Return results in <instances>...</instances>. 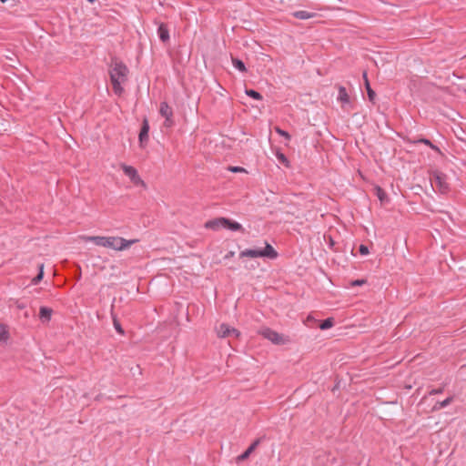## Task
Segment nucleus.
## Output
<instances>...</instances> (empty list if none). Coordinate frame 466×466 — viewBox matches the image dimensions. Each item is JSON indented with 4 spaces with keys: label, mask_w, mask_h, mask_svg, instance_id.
<instances>
[{
    "label": "nucleus",
    "mask_w": 466,
    "mask_h": 466,
    "mask_svg": "<svg viewBox=\"0 0 466 466\" xmlns=\"http://www.w3.org/2000/svg\"><path fill=\"white\" fill-rule=\"evenodd\" d=\"M86 241L94 243L96 246L109 248L114 250L121 251L127 249L137 239L127 240L121 237H104V236H88L85 238Z\"/></svg>",
    "instance_id": "nucleus-1"
},
{
    "label": "nucleus",
    "mask_w": 466,
    "mask_h": 466,
    "mask_svg": "<svg viewBox=\"0 0 466 466\" xmlns=\"http://www.w3.org/2000/svg\"><path fill=\"white\" fill-rule=\"evenodd\" d=\"M127 73L128 69L123 62L116 58L112 60L109 69L110 81L114 93L117 96H120L124 91L121 85L127 81Z\"/></svg>",
    "instance_id": "nucleus-2"
},
{
    "label": "nucleus",
    "mask_w": 466,
    "mask_h": 466,
    "mask_svg": "<svg viewBox=\"0 0 466 466\" xmlns=\"http://www.w3.org/2000/svg\"><path fill=\"white\" fill-rule=\"evenodd\" d=\"M268 258L270 259H274L278 257V252L274 249V248L265 242L264 248H248L239 253V258Z\"/></svg>",
    "instance_id": "nucleus-3"
},
{
    "label": "nucleus",
    "mask_w": 466,
    "mask_h": 466,
    "mask_svg": "<svg viewBox=\"0 0 466 466\" xmlns=\"http://www.w3.org/2000/svg\"><path fill=\"white\" fill-rule=\"evenodd\" d=\"M431 184L435 191L441 194L448 193L450 187L447 182V176L441 172L434 171L431 174Z\"/></svg>",
    "instance_id": "nucleus-4"
},
{
    "label": "nucleus",
    "mask_w": 466,
    "mask_h": 466,
    "mask_svg": "<svg viewBox=\"0 0 466 466\" xmlns=\"http://www.w3.org/2000/svg\"><path fill=\"white\" fill-rule=\"evenodd\" d=\"M123 172L126 176H127L131 182L136 186H142L146 187L145 182L140 178L137 169L131 166H127L126 164H123L121 166Z\"/></svg>",
    "instance_id": "nucleus-5"
},
{
    "label": "nucleus",
    "mask_w": 466,
    "mask_h": 466,
    "mask_svg": "<svg viewBox=\"0 0 466 466\" xmlns=\"http://www.w3.org/2000/svg\"><path fill=\"white\" fill-rule=\"evenodd\" d=\"M260 334L267 339L270 340L272 343L276 345L284 344L285 339L282 335L279 334L277 331L272 330L268 328L262 329Z\"/></svg>",
    "instance_id": "nucleus-6"
},
{
    "label": "nucleus",
    "mask_w": 466,
    "mask_h": 466,
    "mask_svg": "<svg viewBox=\"0 0 466 466\" xmlns=\"http://www.w3.org/2000/svg\"><path fill=\"white\" fill-rule=\"evenodd\" d=\"M217 332H218V336L220 338H235V339H237L240 335V332L238 329L231 328L230 326H228L225 323H222L219 325V327L217 329Z\"/></svg>",
    "instance_id": "nucleus-7"
},
{
    "label": "nucleus",
    "mask_w": 466,
    "mask_h": 466,
    "mask_svg": "<svg viewBox=\"0 0 466 466\" xmlns=\"http://www.w3.org/2000/svg\"><path fill=\"white\" fill-rule=\"evenodd\" d=\"M262 439L263 438H258L255 440L242 454L237 457V462L244 461L245 460H247L260 444Z\"/></svg>",
    "instance_id": "nucleus-8"
},
{
    "label": "nucleus",
    "mask_w": 466,
    "mask_h": 466,
    "mask_svg": "<svg viewBox=\"0 0 466 466\" xmlns=\"http://www.w3.org/2000/svg\"><path fill=\"white\" fill-rule=\"evenodd\" d=\"M148 132H149V124L148 121L145 118L142 122V126L140 128V132L138 135V139L140 145L143 147L148 141Z\"/></svg>",
    "instance_id": "nucleus-9"
},
{
    "label": "nucleus",
    "mask_w": 466,
    "mask_h": 466,
    "mask_svg": "<svg viewBox=\"0 0 466 466\" xmlns=\"http://www.w3.org/2000/svg\"><path fill=\"white\" fill-rule=\"evenodd\" d=\"M222 222L224 223V228L229 229L231 231H240L242 233L245 232V229L242 227V225L235 220L224 218Z\"/></svg>",
    "instance_id": "nucleus-10"
},
{
    "label": "nucleus",
    "mask_w": 466,
    "mask_h": 466,
    "mask_svg": "<svg viewBox=\"0 0 466 466\" xmlns=\"http://www.w3.org/2000/svg\"><path fill=\"white\" fill-rule=\"evenodd\" d=\"M223 219H224V218L220 217V218H217L208 220L205 223L204 227L207 229H211V230H215V231L218 230L220 228H224V223L222 222Z\"/></svg>",
    "instance_id": "nucleus-11"
},
{
    "label": "nucleus",
    "mask_w": 466,
    "mask_h": 466,
    "mask_svg": "<svg viewBox=\"0 0 466 466\" xmlns=\"http://www.w3.org/2000/svg\"><path fill=\"white\" fill-rule=\"evenodd\" d=\"M157 35L159 39L166 43L169 40V31L166 24L161 23L157 28Z\"/></svg>",
    "instance_id": "nucleus-12"
},
{
    "label": "nucleus",
    "mask_w": 466,
    "mask_h": 466,
    "mask_svg": "<svg viewBox=\"0 0 466 466\" xmlns=\"http://www.w3.org/2000/svg\"><path fill=\"white\" fill-rule=\"evenodd\" d=\"M363 78H364V81H365V87H366V91H367V95H368L369 100L371 103L375 104L376 93H375V91L370 86V84L369 82V79H368L366 72H363Z\"/></svg>",
    "instance_id": "nucleus-13"
},
{
    "label": "nucleus",
    "mask_w": 466,
    "mask_h": 466,
    "mask_svg": "<svg viewBox=\"0 0 466 466\" xmlns=\"http://www.w3.org/2000/svg\"><path fill=\"white\" fill-rule=\"evenodd\" d=\"M52 309L47 307H41L39 309V318L43 322H48L51 319Z\"/></svg>",
    "instance_id": "nucleus-14"
},
{
    "label": "nucleus",
    "mask_w": 466,
    "mask_h": 466,
    "mask_svg": "<svg viewBox=\"0 0 466 466\" xmlns=\"http://www.w3.org/2000/svg\"><path fill=\"white\" fill-rule=\"evenodd\" d=\"M159 113L165 118H167V116H173V110L167 102L160 103Z\"/></svg>",
    "instance_id": "nucleus-15"
},
{
    "label": "nucleus",
    "mask_w": 466,
    "mask_h": 466,
    "mask_svg": "<svg viewBox=\"0 0 466 466\" xmlns=\"http://www.w3.org/2000/svg\"><path fill=\"white\" fill-rule=\"evenodd\" d=\"M293 16L300 19V20H306L314 17L316 15L314 13H310L304 10L296 11L293 14Z\"/></svg>",
    "instance_id": "nucleus-16"
},
{
    "label": "nucleus",
    "mask_w": 466,
    "mask_h": 466,
    "mask_svg": "<svg viewBox=\"0 0 466 466\" xmlns=\"http://www.w3.org/2000/svg\"><path fill=\"white\" fill-rule=\"evenodd\" d=\"M338 100L343 104L350 103V96L348 95L346 88L342 86H339Z\"/></svg>",
    "instance_id": "nucleus-17"
},
{
    "label": "nucleus",
    "mask_w": 466,
    "mask_h": 466,
    "mask_svg": "<svg viewBox=\"0 0 466 466\" xmlns=\"http://www.w3.org/2000/svg\"><path fill=\"white\" fill-rule=\"evenodd\" d=\"M453 401V396H450L442 401H437L433 406V410H440L449 406Z\"/></svg>",
    "instance_id": "nucleus-18"
},
{
    "label": "nucleus",
    "mask_w": 466,
    "mask_h": 466,
    "mask_svg": "<svg viewBox=\"0 0 466 466\" xmlns=\"http://www.w3.org/2000/svg\"><path fill=\"white\" fill-rule=\"evenodd\" d=\"M232 64L234 67L239 70L240 72H247L246 66L242 60L237 57H232Z\"/></svg>",
    "instance_id": "nucleus-19"
},
{
    "label": "nucleus",
    "mask_w": 466,
    "mask_h": 466,
    "mask_svg": "<svg viewBox=\"0 0 466 466\" xmlns=\"http://www.w3.org/2000/svg\"><path fill=\"white\" fill-rule=\"evenodd\" d=\"M414 143H421V144H424V145H426V146L430 147L431 149L435 150L436 152L441 153L440 148H439L437 146L433 145V144H432L429 139H427V138L421 137V138H420V139H418V140L414 141Z\"/></svg>",
    "instance_id": "nucleus-20"
},
{
    "label": "nucleus",
    "mask_w": 466,
    "mask_h": 466,
    "mask_svg": "<svg viewBox=\"0 0 466 466\" xmlns=\"http://www.w3.org/2000/svg\"><path fill=\"white\" fill-rule=\"evenodd\" d=\"M334 325V319L332 318H328L324 320H322L319 324V329L324 330V329H328L331 327H333Z\"/></svg>",
    "instance_id": "nucleus-21"
},
{
    "label": "nucleus",
    "mask_w": 466,
    "mask_h": 466,
    "mask_svg": "<svg viewBox=\"0 0 466 466\" xmlns=\"http://www.w3.org/2000/svg\"><path fill=\"white\" fill-rule=\"evenodd\" d=\"M44 277V265H39V272L38 274L32 279V284L36 285L38 284Z\"/></svg>",
    "instance_id": "nucleus-22"
},
{
    "label": "nucleus",
    "mask_w": 466,
    "mask_h": 466,
    "mask_svg": "<svg viewBox=\"0 0 466 466\" xmlns=\"http://www.w3.org/2000/svg\"><path fill=\"white\" fill-rule=\"evenodd\" d=\"M246 94L253 99L262 100L261 94L254 89H246Z\"/></svg>",
    "instance_id": "nucleus-23"
},
{
    "label": "nucleus",
    "mask_w": 466,
    "mask_h": 466,
    "mask_svg": "<svg viewBox=\"0 0 466 466\" xmlns=\"http://www.w3.org/2000/svg\"><path fill=\"white\" fill-rule=\"evenodd\" d=\"M8 339V331L6 327L3 324H0V340L5 341Z\"/></svg>",
    "instance_id": "nucleus-24"
},
{
    "label": "nucleus",
    "mask_w": 466,
    "mask_h": 466,
    "mask_svg": "<svg viewBox=\"0 0 466 466\" xmlns=\"http://www.w3.org/2000/svg\"><path fill=\"white\" fill-rule=\"evenodd\" d=\"M376 195L381 202H383L384 199L387 198L386 192L380 187H376Z\"/></svg>",
    "instance_id": "nucleus-25"
},
{
    "label": "nucleus",
    "mask_w": 466,
    "mask_h": 466,
    "mask_svg": "<svg viewBox=\"0 0 466 466\" xmlns=\"http://www.w3.org/2000/svg\"><path fill=\"white\" fill-rule=\"evenodd\" d=\"M275 131H276L279 135H280L281 137H285L287 140H290L291 137H290V135H289L287 131H285V130L281 129V128H280V127H275Z\"/></svg>",
    "instance_id": "nucleus-26"
},
{
    "label": "nucleus",
    "mask_w": 466,
    "mask_h": 466,
    "mask_svg": "<svg viewBox=\"0 0 466 466\" xmlns=\"http://www.w3.org/2000/svg\"><path fill=\"white\" fill-rule=\"evenodd\" d=\"M113 323H114V327H115L116 330L119 334L123 335V334H124V329H123V328H122V326H121L120 322H119L116 318H114V319H113Z\"/></svg>",
    "instance_id": "nucleus-27"
},
{
    "label": "nucleus",
    "mask_w": 466,
    "mask_h": 466,
    "mask_svg": "<svg viewBox=\"0 0 466 466\" xmlns=\"http://www.w3.org/2000/svg\"><path fill=\"white\" fill-rule=\"evenodd\" d=\"M277 158L279 159V161L280 163L288 166L289 160H288L287 157L283 153L278 152L277 153Z\"/></svg>",
    "instance_id": "nucleus-28"
},
{
    "label": "nucleus",
    "mask_w": 466,
    "mask_h": 466,
    "mask_svg": "<svg viewBox=\"0 0 466 466\" xmlns=\"http://www.w3.org/2000/svg\"><path fill=\"white\" fill-rule=\"evenodd\" d=\"M367 282L366 279H355V280H352L350 282V285L351 287H356V286H362L364 285L365 283Z\"/></svg>",
    "instance_id": "nucleus-29"
},
{
    "label": "nucleus",
    "mask_w": 466,
    "mask_h": 466,
    "mask_svg": "<svg viewBox=\"0 0 466 466\" xmlns=\"http://www.w3.org/2000/svg\"><path fill=\"white\" fill-rule=\"evenodd\" d=\"M359 252L365 256V255H368L369 254V248L366 245H363L361 244L360 247H359Z\"/></svg>",
    "instance_id": "nucleus-30"
},
{
    "label": "nucleus",
    "mask_w": 466,
    "mask_h": 466,
    "mask_svg": "<svg viewBox=\"0 0 466 466\" xmlns=\"http://www.w3.org/2000/svg\"><path fill=\"white\" fill-rule=\"evenodd\" d=\"M316 320L314 319L313 317H311L310 315L308 316V318L306 319V321H305V324L310 328L313 327V325L311 323L315 322Z\"/></svg>",
    "instance_id": "nucleus-31"
},
{
    "label": "nucleus",
    "mask_w": 466,
    "mask_h": 466,
    "mask_svg": "<svg viewBox=\"0 0 466 466\" xmlns=\"http://www.w3.org/2000/svg\"><path fill=\"white\" fill-rule=\"evenodd\" d=\"M229 170L234 172V173H237V172H245L246 170L241 167H229Z\"/></svg>",
    "instance_id": "nucleus-32"
},
{
    "label": "nucleus",
    "mask_w": 466,
    "mask_h": 466,
    "mask_svg": "<svg viewBox=\"0 0 466 466\" xmlns=\"http://www.w3.org/2000/svg\"><path fill=\"white\" fill-rule=\"evenodd\" d=\"M173 116H167V118H165V126L169 127L174 124V121L172 119Z\"/></svg>",
    "instance_id": "nucleus-33"
},
{
    "label": "nucleus",
    "mask_w": 466,
    "mask_h": 466,
    "mask_svg": "<svg viewBox=\"0 0 466 466\" xmlns=\"http://www.w3.org/2000/svg\"><path fill=\"white\" fill-rule=\"evenodd\" d=\"M443 392V388L432 389L429 393L430 395L441 394Z\"/></svg>",
    "instance_id": "nucleus-34"
},
{
    "label": "nucleus",
    "mask_w": 466,
    "mask_h": 466,
    "mask_svg": "<svg viewBox=\"0 0 466 466\" xmlns=\"http://www.w3.org/2000/svg\"><path fill=\"white\" fill-rule=\"evenodd\" d=\"M234 255H235V252H234V251H229V252L225 256V258H232V257H234Z\"/></svg>",
    "instance_id": "nucleus-35"
},
{
    "label": "nucleus",
    "mask_w": 466,
    "mask_h": 466,
    "mask_svg": "<svg viewBox=\"0 0 466 466\" xmlns=\"http://www.w3.org/2000/svg\"><path fill=\"white\" fill-rule=\"evenodd\" d=\"M89 3H94L96 0H87Z\"/></svg>",
    "instance_id": "nucleus-36"
},
{
    "label": "nucleus",
    "mask_w": 466,
    "mask_h": 466,
    "mask_svg": "<svg viewBox=\"0 0 466 466\" xmlns=\"http://www.w3.org/2000/svg\"><path fill=\"white\" fill-rule=\"evenodd\" d=\"M2 3H5L7 2L8 0H0Z\"/></svg>",
    "instance_id": "nucleus-37"
}]
</instances>
